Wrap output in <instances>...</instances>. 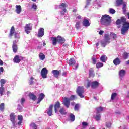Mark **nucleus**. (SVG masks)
Here are the masks:
<instances>
[{
	"label": "nucleus",
	"mask_w": 129,
	"mask_h": 129,
	"mask_svg": "<svg viewBox=\"0 0 129 129\" xmlns=\"http://www.w3.org/2000/svg\"><path fill=\"white\" fill-rule=\"evenodd\" d=\"M17 42H18L17 40L13 41L12 49L14 53H17V51H18V45H17Z\"/></svg>",
	"instance_id": "obj_12"
},
{
	"label": "nucleus",
	"mask_w": 129,
	"mask_h": 129,
	"mask_svg": "<svg viewBox=\"0 0 129 129\" xmlns=\"http://www.w3.org/2000/svg\"><path fill=\"white\" fill-rule=\"evenodd\" d=\"M76 20H81V16H80L79 15H77L76 16Z\"/></svg>",
	"instance_id": "obj_52"
},
{
	"label": "nucleus",
	"mask_w": 129,
	"mask_h": 129,
	"mask_svg": "<svg viewBox=\"0 0 129 129\" xmlns=\"http://www.w3.org/2000/svg\"><path fill=\"white\" fill-rule=\"evenodd\" d=\"M65 75H66V72H63V73H62V76H65Z\"/></svg>",
	"instance_id": "obj_61"
},
{
	"label": "nucleus",
	"mask_w": 129,
	"mask_h": 129,
	"mask_svg": "<svg viewBox=\"0 0 129 129\" xmlns=\"http://www.w3.org/2000/svg\"><path fill=\"white\" fill-rule=\"evenodd\" d=\"M70 119L71 121H74V120H75V116L73 114H71L70 115Z\"/></svg>",
	"instance_id": "obj_36"
},
{
	"label": "nucleus",
	"mask_w": 129,
	"mask_h": 129,
	"mask_svg": "<svg viewBox=\"0 0 129 129\" xmlns=\"http://www.w3.org/2000/svg\"><path fill=\"white\" fill-rule=\"evenodd\" d=\"M96 47H98V46H99V43H97V44H96Z\"/></svg>",
	"instance_id": "obj_63"
},
{
	"label": "nucleus",
	"mask_w": 129,
	"mask_h": 129,
	"mask_svg": "<svg viewBox=\"0 0 129 129\" xmlns=\"http://www.w3.org/2000/svg\"><path fill=\"white\" fill-rule=\"evenodd\" d=\"M1 72H4V68L3 67L0 68V74H1Z\"/></svg>",
	"instance_id": "obj_59"
},
{
	"label": "nucleus",
	"mask_w": 129,
	"mask_h": 129,
	"mask_svg": "<svg viewBox=\"0 0 129 129\" xmlns=\"http://www.w3.org/2000/svg\"><path fill=\"white\" fill-rule=\"evenodd\" d=\"M80 24H81V21H78L76 22L75 25L76 29H78L80 28Z\"/></svg>",
	"instance_id": "obj_39"
},
{
	"label": "nucleus",
	"mask_w": 129,
	"mask_h": 129,
	"mask_svg": "<svg viewBox=\"0 0 129 129\" xmlns=\"http://www.w3.org/2000/svg\"><path fill=\"white\" fill-rule=\"evenodd\" d=\"M76 93L81 98H83L84 97V87L82 86L78 87Z\"/></svg>",
	"instance_id": "obj_4"
},
{
	"label": "nucleus",
	"mask_w": 129,
	"mask_h": 129,
	"mask_svg": "<svg viewBox=\"0 0 129 129\" xmlns=\"http://www.w3.org/2000/svg\"><path fill=\"white\" fill-rule=\"evenodd\" d=\"M30 126L31 128L33 129H38V125H37L34 122H32L30 125Z\"/></svg>",
	"instance_id": "obj_29"
},
{
	"label": "nucleus",
	"mask_w": 129,
	"mask_h": 129,
	"mask_svg": "<svg viewBox=\"0 0 129 129\" xmlns=\"http://www.w3.org/2000/svg\"><path fill=\"white\" fill-rule=\"evenodd\" d=\"M69 64L72 66L73 69H77L78 68V63H76L75 60L73 58H71L69 61Z\"/></svg>",
	"instance_id": "obj_5"
},
{
	"label": "nucleus",
	"mask_w": 129,
	"mask_h": 129,
	"mask_svg": "<svg viewBox=\"0 0 129 129\" xmlns=\"http://www.w3.org/2000/svg\"><path fill=\"white\" fill-rule=\"evenodd\" d=\"M89 75L91 77H94V70L93 69H90L89 71Z\"/></svg>",
	"instance_id": "obj_26"
},
{
	"label": "nucleus",
	"mask_w": 129,
	"mask_h": 129,
	"mask_svg": "<svg viewBox=\"0 0 129 129\" xmlns=\"http://www.w3.org/2000/svg\"><path fill=\"white\" fill-rule=\"evenodd\" d=\"M10 36H14L15 38H19L20 37L18 32H15V28H14V26L11 29Z\"/></svg>",
	"instance_id": "obj_9"
},
{
	"label": "nucleus",
	"mask_w": 129,
	"mask_h": 129,
	"mask_svg": "<svg viewBox=\"0 0 129 129\" xmlns=\"http://www.w3.org/2000/svg\"><path fill=\"white\" fill-rule=\"evenodd\" d=\"M77 11V10L76 9H74L73 11V12L74 13H75Z\"/></svg>",
	"instance_id": "obj_64"
},
{
	"label": "nucleus",
	"mask_w": 129,
	"mask_h": 129,
	"mask_svg": "<svg viewBox=\"0 0 129 129\" xmlns=\"http://www.w3.org/2000/svg\"><path fill=\"white\" fill-rule=\"evenodd\" d=\"M18 119L19 122H18V124L20 125L22 122H23V116L19 115L18 117Z\"/></svg>",
	"instance_id": "obj_30"
},
{
	"label": "nucleus",
	"mask_w": 129,
	"mask_h": 129,
	"mask_svg": "<svg viewBox=\"0 0 129 129\" xmlns=\"http://www.w3.org/2000/svg\"><path fill=\"white\" fill-rule=\"evenodd\" d=\"M4 93H5V88L4 86H1L0 87V95L1 96H2V95H4Z\"/></svg>",
	"instance_id": "obj_31"
},
{
	"label": "nucleus",
	"mask_w": 129,
	"mask_h": 129,
	"mask_svg": "<svg viewBox=\"0 0 129 129\" xmlns=\"http://www.w3.org/2000/svg\"><path fill=\"white\" fill-rule=\"evenodd\" d=\"M66 7H67V5H66L65 3H61L59 5V8L62 9L64 13H66Z\"/></svg>",
	"instance_id": "obj_21"
},
{
	"label": "nucleus",
	"mask_w": 129,
	"mask_h": 129,
	"mask_svg": "<svg viewBox=\"0 0 129 129\" xmlns=\"http://www.w3.org/2000/svg\"><path fill=\"white\" fill-rule=\"evenodd\" d=\"M15 12L16 14H20L22 12V7L21 5H16L15 6Z\"/></svg>",
	"instance_id": "obj_17"
},
{
	"label": "nucleus",
	"mask_w": 129,
	"mask_h": 129,
	"mask_svg": "<svg viewBox=\"0 0 129 129\" xmlns=\"http://www.w3.org/2000/svg\"><path fill=\"white\" fill-rule=\"evenodd\" d=\"M18 109H19V111H22V110H23V108L22 107V106H20V105H18Z\"/></svg>",
	"instance_id": "obj_53"
},
{
	"label": "nucleus",
	"mask_w": 129,
	"mask_h": 129,
	"mask_svg": "<svg viewBox=\"0 0 129 129\" xmlns=\"http://www.w3.org/2000/svg\"><path fill=\"white\" fill-rule=\"evenodd\" d=\"M121 22L123 23L121 29V34L122 35H124V34H125L127 31H128L129 23L126 22V19H125L124 17H122L120 20L118 19L116 21V24L117 25H119L120 24H121Z\"/></svg>",
	"instance_id": "obj_1"
},
{
	"label": "nucleus",
	"mask_w": 129,
	"mask_h": 129,
	"mask_svg": "<svg viewBox=\"0 0 129 129\" xmlns=\"http://www.w3.org/2000/svg\"><path fill=\"white\" fill-rule=\"evenodd\" d=\"M25 101H26L25 98H22L21 99L18 100V103H21V104L23 105L24 103H25Z\"/></svg>",
	"instance_id": "obj_33"
},
{
	"label": "nucleus",
	"mask_w": 129,
	"mask_h": 129,
	"mask_svg": "<svg viewBox=\"0 0 129 129\" xmlns=\"http://www.w3.org/2000/svg\"><path fill=\"white\" fill-rule=\"evenodd\" d=\"M32 30V26H31V24H26L25 26V31L26 34H30V31Z\"/></svg>",
	"instance_id": "obj_11"
},
{
	"label": "nucleus",
	"mask_w": 129,
	"mask_h": 129,
	"mask_svg": "<svg viewBox=\"0 0 129 129\" xmlns=\"http://www.w3.org/2000/svg\"><path fill=\"white\" fill-rule=\"evenodd\" d=\"M57 38V43H59V44H64V43H65V39H64V38L60 36H58Z\"/></svg>",
	"instance_id": "obj_16"
},
{
	"label": "nucleus",
	"mask_w": 129,
	"mask_h": 129,
	"mask_svg": "<svg viewBox=\"0 0 129 129\" xmlns=\"http://www.w3.org/2000/svg\"><path fill=\"white\" fill-rule=\"evenodd\" d=\"M60 107H61V104H60V102H57L54 105V111L55 113H57L58 109H59Z\"/></svg>",
	"instance_id": "obj_18"
},
{
	"label": "nucleus",
	"mask_w": 129,
	"mask_h": 129,
	"mask_svg": "<svg viewBox=\"0 0 129 129\" xmlns=\"http://www.w3.org/2000/svg\"><path fill=\"white\" fill-rule=\"evenodd\" d=\"M39 59L44 61L45 60V56L43 53H40L39 55Z\"/></svg>",
	"instance_id": "obj_35"
},
{
	"label": "nucleus",
	"mask_w": 129,
	"mask_h": 129,
	"mask_svg": "<svg viewBox=\"0 0 129 129\" xmlns=\"http://www.w3.org/2000/svg\"><path fill=\"white\" fill-rule=\"evenodd\" d=\"M75 110L77 111L79 109V104H76L75 106V108H74Z\"/></svg>",
	"instance_id": "obj_51"
},
{
	"label": "nucleus",
	"mask_w": 129,
	"mask_h": 129,
	"mask_svg": "<svg viewBox=\"0 0 129 129\" xmlns=\"http://www.w3.org/2000/svg\"><path fill=\"white\" fill-rule=\"evenodd\" d=\"M98 84H99V83L97 81L91 82V81L87 80L85 82V86L87 88L90 87V86L92 88H96L98 86Z\"/></svg>",
	"instance_id": "obj_3"
},
{
	"label": "nucleus",
	"mask_w": 129,
	"mask_h": 129,
	"mask_svg": "<svg viewBox=\"0 0 129 129\" xmlns=\"http://www.w3.org/2000/svg\"><path fill=\"white\" fill-rule=\"evenodd\" d=\"M33 80H34V78L31 77V78H30V83H29V84H30V85L33 84Z\"/></svg>",
	"instance_id": "obj_55"
},
{
	"label": "nucleus",
	"mask_w": 129,
	"mask_h": 129,
	"mask_svg": "<svg viewBox=\"0 0 129 129\" xmlns=\"http://www.w3.org/2000/svg\"><path fill=\"white\" fill-rule=\"evenodd\" d=\"M83 25L84 27H89L90 26V23H89V21L86 19H84L83 21Z\"/></svg>",
	"instance_id": "obj_20"
},
{
	"label": "nucleus",
	"mask_w": 129,
	"mask_h": 129,
	"mask_svg": "<svg viewBox=\"0 0 129 129\" xmlns=\"http://www.w3.org/2000/svg\"><path fill=\"white\" fill-rule=\"evenodd\" d=\"M51 41L52 42V44L53 46H56L57 45V43L58 42V39L57 37H51Z\"/></svg>",
	"instance_id": "obj_24"
},
{
	"label": "nucleus",
	"mask_w": 129,
	"mask_h": 129,
	"mask_svg": "<svg viewBox=\"0 0 129 129\" xmlns=\"http://www.w3.org/2000/svg\"><path fill=\"white\" fill-rule=\"evenodd\" d=\"M44 34H45V31L44 30V28H40L38 31L37 36L38 37H43V36H44Z\"/></svg>",
	"instance_id": "obj_14"
},
{
	"label": "nucleus",
	"mask_w": 129,
	"mask_h": 129,
	"mask_svg": "<svg viewBox=\"0 0 129 129\" xmlns=\"http://www.w3.org/2000/svg\"><path fill=\"white\" fill-rule=\"evenodd\" d=\"M103 66V63L102 62H98L96 64V68H101Z\"/></svg>",
	"instance_id": "obj_41"
},
{
	"label": "nucleus",
	"mask_w": 129,
	"mask_h": 129,
	"mask_svg": "<svg viewBox=\"0 0 129 129\" xmlns=\"http://www.w3.org/2000/svg\"><path fill=\"white\" fill-rule=\"evenodd\" d=\"M106 56L104 55L101 56L100 60L101 61V62H104L105 61H106Z\"/></svg>",
	"instance_id": "obj_34"
},
{
	"label": "nucleus",
	"mask_w": 129,
	"mask_h": 129,
	"mask_svg": "<svg viewBox=\"0 0 129 129\" xmlns=\"http://www.w3.org/2000/svg\"><path fill=\"white\" fill-rule=\"evenodd\" d=\"M90 1L91 0H87V2H86V7H87V6H88V5H89L90 3Z\"/></svg>",
	"instance_id": "obj_56"
},
{
	"label": "nucleus",
	"mask_w": 129,
	"mask_h": 129,
	"mask_svg": "<svg viewBox=\"0 0 129 129\" xmlns=\"http://www.w3.org/2000/svg\"><path fill=\"white\" fill-rule=\"evenodd\" d=\"M22 59H23V58L21 56L16 55L13 59V62L14 63H19L21 62V60H22Z\"/></svg>",
	"instance_id": "obj_13"
},
{
	"label": "nucleus",
	"mask_w": 129,
	"mask_h": 129,
	"mask_svg": "<svg viewBox=\"0 0 129 129\" xmlns=\"http://www.w3.org/2000/svg\"><path fill=\"white\" fill-rule=\"evenodd\" d=\"M63 104L67 107V108H68L69 105H70V100H69V98L65 97L63 99Z\"/></svg>",
	"instance_id": "obj_10"
},
{
	"label": "nucleus",
	"mask_w": 129,
	"mask_h": 129,
	"mask_svg": "<svg viewBox=\"0 0 129 129\" xmlns=\"http://www.w3.org/2000/svg\"><path fill=\"white\" fill-rule=\"evenodd\" d=\"M29 97H30V99L34 100V101H35V100H36V99H37V96L36 95H34V94H33V93L29 94Z\"/></svg>",
	"instance_id": "obj_28"
},
{
	"label": "nucleus",
	"mask_w": 129,
	"mask_h": 129,
	"mask_svg": "<svg viewBox=\"0 0 129 129\" xmlns=\"http://www.w3.org/2000/svg\"><path fill=\"white\" fill-rule=\"evenodd\" d=\"M96 113H100V112L103 111V107H98L96 109Z\"/></svg>",
	"instance_id": "obj_32"
},
{
	"label": "nucleus",
	"mask_w": 129,
	"mask_h": 129,
	"mask_svg": "<svg viewBox=\"0 0 129 129\" xmlns=\"http://www.w3.org/2000/svg\"><path fill=\"white\" fill-rule=\"evenodd\" d=\"M1 82V86H4V84H6V80L1 79L0 81Z\"/></svg>",
	"instance_id": "obj_44"
},
{
	"label": "nucleus",
	"mask_w": 129,
	"mask_h": 129,
	"mask_svg": "<svg viewBox=\"0 0 129 129\" xmlns=\"http://www.w3.org/2000/svg\"><path fill=\"white\" fill-rule=\"evenodd\" d=\"M94 117L96 119V120H97V121H98V120H100L101 115L99 113L96 112V114L94 115Z\"/></svg>",
	"instance_id": "obj_23"
},
{
	"label": "nucleus",
	"mask_w": 129,
	"mask_h": 129,
	"mask_svg": "<svg viewBox=\"0 0 129 129\" xmlns=\"http://www.w3.org/2000/svg\"><path fill=\"white\" fill-rule=\"evenodd\" d=\"M53 105H50L48 111H46V112L49 116H52L53 115Z\"/></svg>",
	"instance_id": "obj_15"
},
{
	"label": "nucleus",
	"mask_w": 129,
	"mask_h": 129,
	"mask_svg": "<svg viewBox=\"0 0 129 129\" xmlns=\"http://www.w3.org/2000/svg\"><path fill=\"white\" fill-rule=\"evenodd\" d=\"M48 74V70L47 68H43L41 71V75L42 78H47V75Z\"/></svg>",
	"instance_id": "obj_8"
},
{
	"label": "nucleus",
	"mask_w": 129,
	"mask_h": 129,
	"mask_svg": "<svg viewBox=\"0 0 129 129\" xmlns=\"http://www.w3.org/2000/svg\"><path fill=\"white\" fill-rule=\"evenodd\" d=\"M116 3L117 6H119L120 5H122V4H123V2L122 0H116Z\"/></svg>",
	"instance_id": "obj_48"
},
{
	"label": "nucleus",
	"mask_w": 129,
	"mask_h": 129,
	"mask_svg": "<svg viewBox=\"0 0 129 129\" xmlns=\"http://www.w3.org/2000/svg\"><path fill=\"white\" fill-rule=\"evenodd\" d=\"M126 65H129V60H128V61H127L126 62Z\"/></svg>",
	"instance_id": "obj_62"
},
{
	"label": "nucleus",
	"mask_w": 129,
	"mask_h": 129,
	"mask_svg": "<svg viewBox=\"0 0 129 129\" xmlns=\"http://www.w3.org/2000/svg\"><path fill=\"white\" fill-rule=\"evenodd\" d=\"M101 24L104 26H109L111 24V18L108 15H104L101 19Z\"/></svg>",
	"instance_id": "obj_2"
},
{
	"label": "nucleus",
	"mask_w": 129,
	"mask_h": 129,
	"mask_svg": "<svg viewBox=\"0 0 129 129\" xmlns=\"http://www.w3.org/2000/svg\"><path fill=\"white\" fill-rule=\"evenodd\" d=\"M101 44L103 47H105L107 44H109V35H105V38L101 41Z\"/></svg>",
	"instance_id": "obj_6"
},
{
	"label": "nucleus",
	"mask_w": 129,
	"mask_h": 129,
	"mask_svg": "<svg viewBox=\"0 0 129 129\" xmlns=\"http://www.w3.org/2000/svg\"><path fill=\"white\" fill-rule=\"evenodd\" d=\"M32 9H34V10H36V9H37V5L36 4H33Z\"/></svg>",
	"instance_id": "obj_57"
},
{
	"label": "nucleus",
	"mask_w": 129,
	"mask_h": 129,
	"mask_svg": "<svg viewBox=\"0 0 129 129\" xmlns=\"http://www.w3.org/2000/svg\"><path fill=\"white\" fill-rule=\"evenodd\" d=\"M126 7V4L125 3H123V12L124 14H125V12H126V9L125 7Z\"/></svg>",
	"instance_id": "obj_43"
},
{
	"label": "nucleus",
	"mask_w": 129,
	"mask_h": 129,
	"mask_svg": "<svg viewBox=\"0 0 129 129\" xmlns=\"http://www.w3.org/2000/svg\"><path fill=\"white\" fill-rule=\"evenodd\" d=\"M75 98H76V96L74 95H71L70 97V98L69 99V100L70 101L71 100H74V99H75Z\"/></svg>",
	"instance_id": "obj_45"
},
{
	"label": "nucleus",
	"mask_w": 129,
	"mask_h": 129,
	"mask_svg": "<svg viewBox=\"0 0 129 129\" xmlns=\"http://www.w3.org/2000/svg\"><path fill=\"white\" fill-rule=\"evenodd\" d=\"M52 73L53 74L54 77L57 78L59 76V75L60 74V71L57 70H54L52 71Z\"/></svg>",
	"instance_id": "obj_22"
},
{
	"label": "nucleus",
	"mask_w": 129,
	"mask_h": 129,
	"mask_svg": "<svg viewBox=\"0 0 129 129\" xmlns=\"http://www.w3.org/2000/svg\"><path fill=\"white\" fill-rule=\"evenodd\" d=\"M117 95V94H116V93H112L111 97V100H114L115 99V97H116Z\"/></svg>",
	"instance_id": "obj_37"
},
{
	"label": "nucleus",
	"mask_w": 129,
	"mask_h": 129,
	"mask_svg": "<svg viewBox=\"0 0 129 129\" xmlns=\"http://www.w3.org/2000/svg\"><path fill=\"white\" fill-rule=\"evenodd\" d=\"M92 60L93 61V64H94V65H95V64H96V62L97 61V58H96V56H94L92 57Z\"/></svg>",
	"instance_id": "obj_38"
},
{
	"label": "nucleus",
	"mask_w": 129,
	"mask_h": 129,
	"mask_svg": "<svg viewBox=\"0 0 129 129\" xmlns=\"http://www.w3.org/2000/svg\"><path fill=\"white\" fill-rule=\"evenodd\" d=\"M10 120L12 121L13 126H16L17 125V122L16 121V115H15L14 113H11L10 114Z\"/></svg>",
	"instance_id": "obj_7"
},
{
	"label": "nucleus",
	"mask_w": 129,
	"mask_h": 129,
	"mask_svg": "<svg viewBox=\"0 0 129 129\" xmlns=\"http://www.w3.org/2000/svg\"><path fill=\"white\" fill-rule=\"evenodd\" d=\"M119 75L120 79L125 75V71L124 70H121L119 72Z\"/></svg>",
	"instance_id": "obj_25"
},
{
	"label": "nucleus",
	"mask_w": 129,
	"mask_h": 129,
	"mask_svg": "<svg viewBox=\"0 0 129 129\" xmlns=\"http://www.w3.org/2000/svg\"><path fill=\"white\" fill-rule=\"evenodd\" d=\"M128 57V53H127L126 52L124 53L123 58L124 59H127Z\"/></svg>",
	"instance_id": "obj_50"
},
{
	"label": "nucleus",
	"mask_w": 129,
	"mask_h": 129,
	"mask_svg": "<svg viewBox=\"0 0 129 129\" xmlns=\"http://www.w3.org/2000/svg\"><path fill=\"white\" fill-rule=\"evenodd\" d=\"M4 65V62H3V60L0 59V66Z\"/></svg>",
	"instance_id": "obj_60"
},
{
	"label": "nucleus",
	"mask_w": 129,
	"mask_h": 129,
	"mask_svg": "<svg viewBox=\"0 0 129 129\" xmlns=\"http://www.w3.org/2000/svg\"><path fill=\"white\" fill-rule=\"evenodd\" d=\"M59 112L61 113V114H62V115L66 114V111L64 110L63 108L60 109Z\"/></svg>",
	"instance_id": "obj_46"
},
{
	"label": "nucleus",
	"mask_w": 129,
	"mask_h": 129,
	"mask_svg": "<svg viewBox=\"0 0 129 129\" xmlns=\"http://www.w3.org/2000/svg\"><path fill=\"white\" fill-rule=\"evenodd\" d=\"M106 125L107 127H110L111 126V123L108 122V123H107Z\"/></svg>",
	"instance_id": "obj_54"
},
{
	"label": "nucleus",
	"mask_w": 129,
	"mask_h": 129,
	"mask_svg": "<svg viewBox=\"0 0 129 129\" xmlns=\"http://www.w3.org/2000/svg\"><path fill=\"white\" fill-rule=\"evenodd\" d=\"M103 33H104V31L103 30H101L99 31V35H103Z\"/></svg>",
	"instance_id": "obj_58"
},
{
	"label": "nucleus",
	"mask_w": 129,
	"mask_h": 129,
	"mask_svg": "<svg viewBox=\"0 0 129 129\" xmlns=\"http://www.w3.org/2000/svg\"><path fill=\"white\" fill-rule=\"evenodd\" d=\"M109 13L112 14H115V10L112 8H110Z\"/></svg>",
	"instance_id": "obj_49"
},
{
	"label": "nucleus",
	"mask_w": 129,
	"mask_h": 129,
	"mask_svg": "<svg viewBox=\"0 0 129 129\" xmlns=\"http://www.w3.org/2000/svg\"><path fill=\"white\" fill-rule=\"evenodd\" d=\"M110 37H111V39H116V34L113 33H111Z\"/></svg>",
	"instance_id": "obj_42"
},
{
	"label": "nucleus",
	"mask_w": 129,
	"mask_h": 129,
	"mask_svg": "<svg viewBox=\"0 0 129 129\" xmlns=\"http://www.w3.org/2000/svg\"><path fill=\"white\" fill-rule=\"evenodd\" d=\"M82 127H83V128H85V127H86V126H87V125H88V123H87V122H83L82 123Z\"/></svg>",
	"instance_id": "obj_47"
},
{
	"label": "nucleus",
	"mask_w": 129,
	"mask_h": 129,
	"mask_svg": "<svg viewBox=\"0 0 129 129\" xmlns=\"http://www.w3.org/2000/svg\"><path fill=\"white\" fill-rule=\"evenodd\" d=\"M4 109H5V104L2 103L0 104V110L1 111H4Z\"/></svg>",
	"instance_id": "obj_40"
},
{
	"label": "nucleus",
	"mask_w": 129,
	"mask_h": 129,
	"mask_svg": "<svg viewBox=\"0 0 129 129\" xmlns=\"http://www.w3.org/2000/svg\"><path fill=\"white\" fill-rule=\"evenodd\" d=\"M44 98H45V95L44 94L41 93L39 94L38 98L37 103H40L42 101V100L44 99Z\"/></svg>",
	"instance_id": "obj_19"
},
{
	"label": "nucleus",
	"mask_w": 129,
	"mask_h": 129,
	"mask_svg": "<svg viewBox=\"0 0 129 129\" xmlns=\"http://www.w3.org/2000/svg\"><path fill=\"white\" fill-rule=\"evenodd\" d=\"M113 62L114 65H119L121 62L120 59L118 58H116V59H114Z\"/></svg>",
	"instance_id": "obj_27"
}]
</instances>
